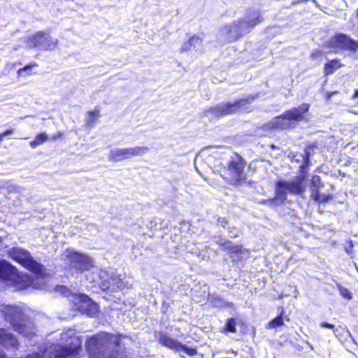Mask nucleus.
Masks as SVG:
<instances>
[{
    "label": "nucleus",
    "mask_w": 358,
    "mask_h": 358,
    "mask_svg": "<svg viewBox=\"0 0 358 358\" xmlns=\"http://www.w3.org/2000/svg\"><path fill=\"white\" fill-rule=\"evenodd\" d=\"M121 337L106 332L96 334L87 339V351L92 358H128Z\"/></svg>",
    "instance_id": "nucleus-1"
},
{
    "label": "nucleus",
    "mask_w": 358,
    "mask_h": 358,
    "mask_svg": "<svg viewBox=\"0 0 358 358\" xmlns=\"http://www.w3.org/2000/svg\"><path fill=\"white\" fill-rule=\"evenodd\" d=\"M263 15L259 8L248 9L242 19L226 24L220 29V41L231 43L246 35L264 20Z\"/></svg>",
    "instance_id": "nucleus-2"
},
{
    "label": "nucleus",
    "mask_w": 358,
    "mask_h": 358,
    "mask_svg": "<svg viewBox=\"0 0 358 358\" xmlns=\"http://www.w3.org/2000/svg\"><path fill=\"white\" fill-rule=\"evenodd\" d=\"M306 175L301 174L291 180H280L276 184L275 196L273 199L263 200L262 203L274 208L284 203L287 193L301 194L306 191Z\"/></svg>",
    "instance_id": "nucleus-3"
},
{
    "label": "nucleus",
    "mask_w": 358,
    "mask_h": 358,
    "mask_svg": "<svg viewBox=\"0 0 358 358\" xmlns=\"http://www.w3.org/2000/svg\"><path fill=\"white\" fill-rule=\"evenodd\" d=\"M1 311L5 320L10 323L14 331L29 338L35 334L33 322L24 315L21 308L7 305L3 306Z\"/></svg>",
    "instance_id": "nucleus-4"
},
{
    "label": "nucleus",
    "mask_w": 358,
    "mask_h": 358,
    "mask_svg": "<svg viewBox=\"0 0 358 358\" xmlns=\"http://www.w3.org/2000/svg\"><path fill=\"white\" fill-rule=\"evenodd\" d=\"M62 345H57L52 350L55 358H71L77 357L82 350V340L73 329H69L61 334Z\"/></svg>",
    "instance_id": "nucleus-5"
},
{
    "label": "nucleus",
    "mask_w": 358,
    "mask_h": 358,
    "mask_svg": "<svg viewBox=\"0 0 358 358\" xmlns=\"http://www.w3.org/2000/svg\"><path fill=\"white\" fill-rule=\"evenodd\" d=\"M97 277L100 280L99 284L100 289L108 293L111 294L115 292H124L131 287V285L126 278H121L120 275L111 271L100 269L98 273H96V276L92 278L86 275L87 280L90 282H94L95 278Z\"/></svg>",
    "instance_id": "nucleus-6"
},
{
    "label": "nucleus",
    "mask_w": 358,
    "mask_h": 358,
    "mask_svg": "<svg viewBox=\"0 0 358 358\" xmlns=\"http://www.w3.org/2000/svg\"><path fill=\"white\" fill-rule=\"evenodd\" d=\"M255 98L256 96H248L234 102L220 103L206 110V115L210 117H220L238 113L242 110H248V105Z\"/></svg>",
    "instance_id": "nucleus-7"
},
{
    "label": "nucleus",
    "mask_w": 358,
    "mask_h": 358,
    "mask_svg": "<svg viewBox=\"0 0 358 358\" xmlns=\"http://www.w3.org/2000/svg\"><path fill=\"white\" fill-rule=\"evenodd\" d=\"M65 254L71 270L77 273L92 271L93 275L98 273L99 268L94 266L93 259L87 255L73 250H66Z\"/></svg>",
    "instance_id": "nucleus-8"
},
{
    "label": "nucleus",
    "mask_w": 358,
    "mask_h": 358,
    "mask_svg": "<svg viewBox=\"0 0 358 358\" xmlns=\"http://www.w3.org/2000/svg\"><path fill=\"white\" fill-rule=\"evenodd\" d=\"M8 253L12 259L27 270L38 275L43 272V266L36 261L28 250L20 247H13Z\"/></svg>",
    "instance_id": "nucleus-9"
},
{
    "label": "nucleus",
    "mask_w": 358,
    "mask_h": 358,
    "mask_svg": "<svg viewBox=\"0 0 358 358\" xmlns=\"http://www.w3.org/2000/svg\"><path fill=\"white\" fill-rule=\"evenodd\" d=\"M245 162L239 155L233 157L228 163V166L224 170L222 177L232 185H240L245 180L244 171Z\"/></svg>",
    "instance_id": "nucleus-10"
},
{
    "label": "nucleus",
    "mask_w": 358,
    "mask_h": 358,
    "mask_svg": "<svg viewBox=\"0 0 358 358\" xmlns=\"http://www.w3.org/2000/svg\"><path fill=\"white\" fill-rule=\"evenodd\" d=\"M310 108L308 103H303L299 107L292 108L285 111L282 115L276 117L272 121L273 127L275 129H285L291 127V120L299 122L303 120V115Z\"/></svg>",
    "instance_id": "nucleus-11"
},
{
    "label": "nucleus",
    "mask_w": 358,
    "mask_h": 358,
    "mask_svg": "<svg viewBox=\"0 0 358 358\" xmlns=\"http://www.w3.org/2000/svg\"><path fill=\"white\" fill-rule=\"evenodd\" d=\"M27 46L41 50H52L57 48L58 41L52 38L48 33L38 31L30 36L27 40Z\"/></svg>",
    "instance_id": "nucleus-12"
},
{
    "label": "nucleus",
    "mask_w": 358,
    "mask_h": 358,
    "mask_svg": "<svg viewBox=\"0 0 358 358\" xmlns=\"http://www.w3.org/2000/svg\"><path fill=\"white\" fill-rule=\"evenodd\" d=\"M327 46L337 50H348L355 52L357 50L358 42L345 34H336L327 41Z\"/></svg>",
    "instance_id": "nucleus-13"
},
{
    "label": "nucleus",
    "mask_w": 358,
    "mask_h": 358,
    "mask_svg": "<svg viewBox=\"0 0 358 358\" xmlns=\"http://www.w3.org/2000/svg\"><path fill=\"white\" fill-rule=\"evenodd\" d=\"M75 308L83 314L94 317L98 313V305L85 294H79L75 298Z\"/></svg>",
    "instance_id": "nucleus-14"
},
{
    "label": "nucleus",
    "mask_w": 358,
    "mask_h": 358,
    "mask_svg": "<svg viewBox=\"0 0 358 358\" xmlns=\"http://www.w3.org/2000/svg\"><path fill=\"white\" fill-rule=\"evenodd\" d=\"M324 187V182L322 181L319 176L314 175L310 181V197L316 202L327 203L331 199V195L320 194V189Z\"/></svg>",
    "instance_id": "nucleus-15"
},
{
    "label": "nucleus",
    "mask_w": 358,
    "mask_h": 358,
    "mask_svg": "<svg viewBox=\"0 0 358 358\" xmlns=\"http://www.w3.org/2000/svg\"><path fill=\"white\" fill-rule=\"evenodd\" d=\"M155 338L157 342L168 349L178 352L179 348L182 346V343L178 341L176 338H172L166 331H159L155 333Z\"/></svg>",
    "instance_id": "nucleus-16"
},
{
    "label": "nucleus",
    "mask_w": 358,
    "mask_h": 358,
    "mask_svg": "<svg viewBox=\"0 0 358 358\" xmlns=\"http://www.w3.org/2000/svg\"><path fill=\"white\" fill-rule=\"evenodd\" d=\"M0 345L7 349H17L19 342L16 337L5 329L0 328Z\"/></svg>",
    "instance_id": "nucleus-17"
},
{
    "label": "nucleus",
    "mask_w": 358,
    "mask_h": 358,
    "mask_svg": "<svg viewBox=\"0 0 358 358\" xmlns=\"http://www.w3.org/2000/svg\"><path fill=\"white\" fill-rule=\"evenodd\" d=\"M17 274V269L7 261L0 259V280H12Z\"/></svg>",
    "instance_id": "nucleus-18"
},
{
    "label": "nucleus",
    "mask_w": 358,
    "mask_h": 358,
    "mask_svg": "<svg viewBox=\"0 0 358 358\" xmlns=\"http://www.w3.org/2000/svg\"><path fill=\"white\" fill-rule=\"evenodd\" d=\"M108 158L109 161L115 162L129 159L128 148L111 150L108 154Z\"/></svg>",
    "instance_id": "nucleus-19"
},
{
    "label": "nucleus",
    "mask_w": 358,
    "mask_h": 358,
    "mask_svg": "<svg viewBox=\"0 0 358 358\" xmlns=\"http://www.w3.org/2000/svg\"><path fill=\"white\" fill-rule=\"evenodd\" d=\"M231 258L234 262L238 263L242 258L247 257L249 255V251L243 249L241 245H233L229 249Z\"/></svg>",
    "instance_id": "nucleus-20"
},
{
    "label": "nucleus",
    "mask_w": 358,
    "mask_h": 358,
    "mask_svg": "<svg viewBox=\"0 0 358 358\" xmlns=\"http://www.w3.org/2000/svg\"><path fill=\"white\" fill-rule=\"evenodd\" d=\"M343 65L341 63L340 60L335 59L327 62L324 66V73L326 75H331L335 72L336 70L342 67Z\"/></svg>",
    "instance_id": "nucleus-21"
},
{
    "label": "nucleus",
    "mask_w": 358,
    "mask_h": 358,
    "mask_svg": "<svg viewBox=\"0 0 358 358\" xmlns=\"http://www.w3.org/2000/svg\"><path fill=\"white\" fill-rule=\"evenodd\" d=\"M279 310H280V314L278 316L275 317L271 321H270L266 326L267 329H275L278 327H281L284 324L283 322V315H284V309L282 307H279Z\"/></svg>",
    "instance_id": "nucleus-22"
},
{
    "label": "nucleus",
    "mask_w": 358,
    "mask_h": 358,
    "mask_svg": "<svg viewBox=\"0 0 358 358\" xmlns=\"http://www.w3.org/2000/svg\"><path fill=\"white\" fill-rule=\"evenodd\" d=\"M149 150L147 146H136L134 148H128L129 159L134 157L143 156Z\"/></svg>",
    "instance_id": "nucleus-23"
},
{
    "label": "nucleus",
    "mask_w": 358,
    "mask_h": 358,
    "mask_svg": "<svg viewBox=\"0 0 358 358\" xmlns=\"http://www.w3.org/2000/svg\"><path fill=\"white\" fill-rule=\"evenodd\" d=\"M192 50L196 52H201L203 51V41L201 38L196 36H193L190 38Z\"/></svg>",
    "instance_id": "nucleus-24"
},
{
    "label": "nucleus",
    "mask_w": 358,
    "mask_h": 358,
    "mask_svg": "<svg viewBox=\"0 0 358 358\" xmlns=\"http://www.w3.org/2000/svg\"><path fill=\"white\" fill-rule=\"evenodd\" d=\"M48 139V136L44 133L38 134L35 139L30 142V145L32 148H36L38 145L43 144Z\"/></svg>",
    "instance_id": "nucleus-25"
},
{
    "label": "nucleus",
    "mask_w": 358,
    "mask_h": 358,
    "mask_svg": "<svg viewBox=\"0 0 358 358\" xmlns=\"http://www.w3.org/2000/svg\"><path fill=\"white\" fill-rule=\"evenodd\" d=\"M98 111L88 112L87 117L86 119V124L88 127H92L99 117Z\"/></svg>",
    "instance_id": "nucleus-26"
},
{
    "label": "nucleus",
    "mask_w": 358,
    "mask_h": 358,
    "mask_svg": "<svg viewBox=\"0 0 358 358\" xmlns=\"http://www.w3.org/2000/svg\"><path fill=\"white\" fill-rule=\"evenodd\" d=\"M336 286L338 289L340 294L348 299H352V294L351 292L346 288L343 287L338 282L336 281Z\"/></svg>",
    "instance_id": "nucleus-27"
},
{
    "label": "nucleus",
    "mask_w": 358,
    "mask_h": 358,
    "mask_svg": "<svg viewBox=\"0 0 358 358\" xmlns=\"http://www.w3.org/2000/svg\"><path fill=\"white\" fill-rule=\"evenodd\" d=\"M236 322L235 319L229 318L227 320V322L224 327V329L226 331L234 333L236 331Z\"/></svg>",
    "instance_id": "nucleus-28"
},
{
    "label": "nucleus",
    "mask_w": 358,
    "mask_h": 358,
    "mask_svg": "<svg viewBox=\"0 0 358 358\" xmlns=\"http://www.w3.org/2000/svg\"><path fill=\"white\" fill-rule=\"evenodd\" d=\"M37 66L38 65L35 63L29 64L28 65L25 66L24 67L20 69L17 71V74L19 76H24V73L27 75H29L32 69Z\"/></svg>",
    "instance_id": "nucleus-29"
},
{
    "label": "nucleus",
    "mask_w": 358,
    "mask_h": 358,
    "mask_svg": "<svg viewBox=\"0 0 358 358\" xmlns=\"http://www.w3.org/2000/svg\"><path fill=\"white\" fill-rule=\"evenodd\" d=\"M183 352L189 356H194L196 355L197 350L196 348H189L182 343V346L178 349V352Z\"/></svg>",
    "instance_id": "nucleus-30"
},
{
    "label": "nucleus",
    "mask_w": 358,
    "mask_h": 358,
    "mask_svg": "<svg viewBox=\"0 0 358 358\" xmlns=\"http://www.w3.org/2000/svg\"><path fill=\"white\" fill-rule=\"evenodd\" d=\"M215 241L217 243H219L220 245L226 247V248H228L229 250L231 248V242L222 238L221 236H216L215 237Z\"/></svg>",
    "instance_id": "nucleus-31"
},
{
    "label": "nucleus",
    "mask_w": 358,
    "mask_h": 358,
    "mask_svg": "<svg viewBox=\"0 0 358 358\" xmlns=\"http://www.w3.org/2000/svg\"><path fill=\"white\" fill-rule=\"evenodd\" d=\"M192 48L191 41H190V38H189L188 40V41L182 43V46L180 49V52H188V51H192Z\"/></svg>",
    "instance_id": "nucleus-32"
},
{
    "label": "nucleus",
    "mask_w": 358,
    "mask_h": 358,
    "mask_svg": "<svg viewBox=\"0 0 358 358\" xmlns=\"http://www.w3.org/2000/svg\"><path fill=\"white\" fill-rule=\"evenodd\" d=\"M217 222L223 228H226L229 224L228 221L224 217H219L217 220Z\"/></svg>",
    "instance_id": "nucleus-33"
},
{
    "label": "nucleus",
    "mask_w": 358,
    "mask_h": 358,
    "mask_svg": "<svg viewBox=\"0 0 358 358\" xmlns=\"http://www.w3.org/2000/svg\"><path fill=\"white\" fill-rule=\"evenodd\" d=\"M56 291L61 292L62 294H64L65 296H66V293L68 292L69 290L66 286L61 285V286H57L56 287Z\"/></svg>",
    "instance_id": "nucleus-34"
},
{
    "label": "nucleus",
    "mask_w": 358,
    "mask_h": 358,
    "mask_svg": "<svg viewBox=\"0 0 358 358\" xmlns=\"http://www.w3.org/2000/svg\"><path fill=\"white\" fill-rule=\"evenodd\" d=\"M320 326L322 328H328V329H334V325H333L331 324H329V323L325 322H322L320 324Z\"/></svg>",
    "instance_id": "nucleus-35"
},
{
    "label": "nucleus",
    "mask_w": 358,
    "mask_h": 358,
    "mask_svg": "<svg viewBox=\"0 0 358 358\" xmlns=\"http://www.w3.org/2000/svg\"><path fill=\"white\" fill-rule=\"evenodd\" d=\"M14 133L13 129H8L3 133L1 134L0 136H2V139H3L4 137L10 136Z\"/></svg>",
    "instance_id": "nucleus-36"
},
{
    "label": "nucleus",
    "mask_w": 358,
    "mask_h": 358,
    "mask_svg": "<svg viewBox=\"0 0 358 358\" xmlns=\"http://www.w3.org/2000/svg\"><path fill=\"white\" fill-rule=\"evenodd\" d=\"M310 155V152L307 150H306V157H304V162L306 166L309 164V157Z\"/></svg>",
    "instance_id": "nucleus-37"
},
{
    "label": "nucleus",
    "mask_w": 358,
    "mask_h": 358,
    "mask_svg": "<svg viewBox=\"0 0 358 358\" xmlns=\"http://www.w3.org/2000/svg\"><path fill=\"white\" fill-rule=\"evenodd\" d=\"M229 236L230 237H236V236H238V233L236 231L234 232L232 229H229Z\"/></svg>",
    "instance_id": "nucleus-38"
},
{
    "label": "nucleus",
    "mask_w": 358,
    "mask_h": 358,
    "mask_svg": "<svg viewBox=\"0 0 358 358\" xmlns=\"http://www.w3.org/2000/svg\"><path fill=\"white\" fill-rule=\"evenodd\" d=\"M353 98L354 99L358 98V89L355 91V93L353 94Z\"/></svg>",
    "instance_id": "nucleus-39"
},
{
    "label": "nucleus",
    "mask_w": 358,
    "mask_h": 358,
    "mask_svg": "<svg viewBox=\"0 0 358 358\" xmlns=\"http://www.w3.org/2000/svg\"><path fill=\"white\" fill-rule=\"evenodd\" d=\"M5 357H6L5 353L0 350V358H5Z\"/></svg>",
    "instance_id": "nucleus-40"
},
{
    "label": "nucleus",
    "mask_w": 358,
    "mask_h": 358,
    "mask_svg": "<svg viewBox=\"0 0 358 358\" xmlns=\"http://www.w3.org/2000/svg\"><path fill=\"white\" fill-rule=\"evenodd\" d=\"M182 358H186V357H184V356H182Z\"/></svg>",
    "instance_id": "nucleus-41"
},
{
    "label": "nucleus",
    "mask_w": 358,
    "mask_h": 358,
    "mask_svg": "<svg viewBox=\"0 0 358 358\" xmlns=\"http://www.w3.org/2000/svg\"><path fill=\"white\" fill-rule=\"evenodd\" d=\"M357 50H358V48H357Z\"/></svg>",
    "instance_id": "nucleus-42"
}]
</instances>
